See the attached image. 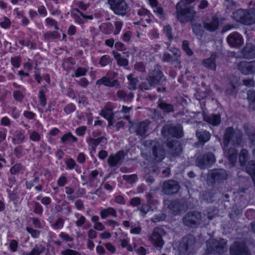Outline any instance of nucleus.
I'll use <instances>...</instances> for the list:
<instances>
[{
	"instance_id": "obj_1",
	"label": "nucleus",
	"mask_w": 255,
	"mask_h": 255,
	"mask_svg": "<svg viewBox=\"0 0 255 255\" xmlns=\"http://www.w3.org/2000/svg\"><path fill=\"white\" fill-rule=\"evenodd\" d=\"M141 149L143 157L153 162H161L165 157V150L158 141L155 140L143 139L141 140Z\"/></svg>"
},
{
	"instance_id": "obj_2",
	"label": "nucleus",
	"mask_w": 255,
	"mask_h": 255,
	"mask_svg": "<svg viewBox=\"0 0 255 255\" xmlns=\"http://www.w3.org/2000/svg\"><path fill=\"white\" fill-rule=\"evenodd\" d=\"M185 0H181L176 5L177 19L181 23L192 22L196 15V11L192 7H185Z\"/></svg>"
},
{
	"instance_id": "obj_3",
	"label": "nucleus",
	"mask_w": 255,
	"mask_h": 255,
	"mask_svg": "<svg viewBox=\"0 0 255 255\" xmlns=\"http://www.w3.org/2000/svg\"><path fill=\"white\" fill-rule=\"evenodd\" d=\"M232 17L236 21L245 25L252 24L255 23V9H237L232 13Z\"/></svg>"
},
{
	"instance_id": "obj_4",
	"label": "nucleus",
	"mask_w": 255,
	"mask_h": 255,
	"mask_svg": "<svg viewBox=\"0 0 255 255\" xmlns=\"http://www.w3.org/2000/svg\"><path fill=\"white\" fill-rule=\"evenodd\" d=\"M242 140V134L240 131H235L232 127L227 128L223 135V143L225 148L230 142L234 145H240Z\"/></svg>"
},
{
	"instance_id": "obj_5",
	"label": "nucleus",
	"mask_w": 255,
	"mask_h": 255,
	"mask_svg": "<svg viewBox=\"0 0 255 255\" xmlns=\"http://www.w3.org/2000/svg\"><path fill=\"white\" fill-rule=\"evenodd\" d=\"M207 252L210 254H223L227 251L226 241L224 239L217 240L215 239H210L206 242Z\"/></svg>"
},
{
	"instance_id": "obj_6",
	"label": "nucleus",
	"mask_w": 255,
	"mask_h": 255,
	"mask_svg": "<svg viewBox=\"0 0 255 255\" xmlns=\"http://www.w3.org/2000/svg\"><path fill=\"white\" fill-rule=\"evenodd\" d=\"M202 216L198 211H190L183 217L182 220L184 226L190 228H196L201 224Z\"/></svg>"
},
{
	"instance_id": "obj_7",
	"label": "nucleus",
	"mask_w": 255,
	"mask_h": 255,
	"mask_svg": "<svg viewBox=\"0 0 255 255\" xmlns=\"http://www.w3.org/2000/svg\"><path fill=\"white\" fill-rule=\"evenodd\" d=\"M195 238L191 235H189L182 239L179 247L180 255H189L194 251L196 244Z\"/></svg>"
},
{
	"instance_id": "obj_8",
	"label": "nucleus",
	"mask_w": 255,
	"mask_h": 255,
	"mask_svg": "<svg viewBox=\"0 0 255 255\" xmlns=\"http://www.w3.org/2000/svg\"><path fill=\"white\" fill-rule=\"evenodd\" d=\"M161 132L163 136L166 138L173 137L179 138L183 135L182 128L179 125L166 124L162 127Z\"/></svg>"
},
{
	"instance_id": "obj_9",
	"label": "nucleus",
	"mask_w": 255,
	"mask_h": 255,
	"mask_svg": "<svg viewBox=\"0 0 255 255\" xmlns=\"http://www.w3.org/2000/svg\"><path fill=\"white\" fill-rule=\"evenodd\" d=\"M216 161L214 154L211 152H208L203 154H200L196 157L195 164L201 169L210 167Z\"/></svg>"
},
{
	"instance_id": "obj_10",
	"label": "nucleus",
	"mask_w": 255,
	"mask_h": 255,
	"mask_svg": "<svg viewBox=\"0 0 255 255\" xmlns=\"http://www.w3.org/2000/svg\"><path fill=\"white\" fill-rule=\"evenodd\" d=\"M108 3L116 14L124 16L127 13L128 4L125 0H108Z\"/></svg>"
},
{
	"instance_id": "obj_11",
	"label": "nucleus",
	"mask_w": 255,
	"mask_h": 255,
	"mask_svg": "<svg viewBox=\"0 0 255 255\" xmlns=\"http://www.w3.org/2000/svg\"><path fill=\"white\" fill-rule=\"evenodd\" d=\"M163 230L160 228L154 229L152 234L149 236V240L156 248L161 249L164 245L161 234Z\"/></svg>"
},
{
	"instance_id": "obj_12",
	"label": "nucleus",
	"mask_w": 255,
	"mask_h": 255,
	"mask_svg": "<svg viewBox=\"0 0 255 255\" xmlns=\"http://www.w3.org/2000/svg\"><path fill=\"white\" fill-rule=\"evenodd\" d=\"M214 183H222L228 178L226 171L222 168H217L211 170L208 174Z\"/></svg>"
},
{
	"instance_id": "obj_13",
	"label": "nucleus",
	"mask_w": 255,
	"mask_h": 255,
	"mask_svg": "<svg viewBox=\"0 0 255 255\" xmlns=\"http://www.w3.org/2000/svg\"><path fill=\"white\" fill-rule=\"evenodd\" d=\"M168 148V154L172 157L179 156L182 152V148L180 142L177 140L167 141L166 142Z\"/></svg>"
},
{
	"instance_id": "obj_14",
	"label": "nucleus",
	"mask_w": 255,
	"mask_h": 255,
	"mask_svg": "<svg viewBox=\"0 0 255 255\" xmlns=\"http://www.w3.org/2000/svg\"><path fill=\"white\" fill-rule=\"evenodd\" d=\"M231 255H251L244 243L235 242L230 249Z\"/></svg>"
},
{
	"instance_id": "obj_15",
	"label": "nucleus",
	"mask_w": 255,
	"mask_h": 255,
	"mask_svg": "<svg viewBox=\"0 0 255 255\" xmlns=\"http://www.w3.org/2000/svg\"><path fill=\"white\" fill-rule=\"evenodd\" d=\"M149 122L147 121L140 123L132 124L129 129L133 128L138 136L142 137L146 136L147 135V131L149 129Z\"/></svg>"
},
{
	"instance_id": "obj_16",
	"label": "nucleus",
	"mask_w": 255,
	"mask_h": 255,
	"mask_svg": "<svg viewBox=\"0 0 255 255\" xmlns=\"http://www.w3.org/2000/svg\"><path fill=\"white\" fill-rule=\"evenodd\" d=\"M180 189L179 183L174 180H167L163 185L162 191L167 195L176 193Z\"/></svg>"
},
{
	"instance_id": "obj_17",
	"label": "nucleus",
	"mask_w": 255,
	"mask_h": 255,
	"mask_svg": "<svg viewBox=\"0 0 255 255\" xmlns=\"http://www.w3.org/2000/svg\"><path fill=\"white\" fill-rule=\"evenodd\" d=\"M227 41L230 46L234 48L240 47L244 43V39L242 36L237 32H233L229 34L227 38Z\"/></svg>"
},
{
	"instance_id": "obj_18",
	"label": "nucleus",
	"mask_w": 255,
	"mask_h": 255,
	"mask_svg": "<svg viewBox=\"0 0 255 255\" xmlns=\"http://www.w3.org/2000/svg\"><path fill=\"white\" fill-rule=\"evenodd\" d=\"M242 57L244 59L255 58V46L251 43H247L241 51Z\"/></svg>"
},
{
	"instance_id": "obj_19",
	"label": "nucleus",
	"mask_w": 255,
	"mask_h": 255,
	"mask_svg": "<svg viewBox=\"0 0 255 255\" xmlns=\"http://www.w3.org/2000/svg\"><path fill=\"white\" fill-rule=\"evenodd\" d=\"M168 207L175 214L186 209L184 201L181 200L170 201Z\"/></svg>"
},
{
	"instance_id": "obj_20",
	"label": "nucleus",
	"mask_w": 255,
	"mask_h": 255,
	"mask_svg": "<svg viewBox=\"0 0 255 255\" xmlns=\"http://www.w3.org/2000/svg\"><path fill=\"white\" fill-rule=\"evenodd\" d=\"M124 157V152L120 151L116 154L110 155L108 159V163L111 167H115L121 164V161Z\"/></svg>"
},
{
	"instance_id": "obj_21",
	"label": "nucleus",
	"mask_w": 255,
	"mask_h": 255,
	"mask_svg": "<svg viewBox=\"0 0 255 255\" xmlns=\"http://www.w3.org/2000/svg\"><path fill=\"white\" fill-rule=\"evenodd\" d=\"M203 120L204 121L207 122L213 126H218L221 121L220 115L214 114L210 115H204Z\"/></svg>"
},
{
	"instance_id": "obj_22",
	"label": "nucleus",
	"mask_w": 255,
	"mask_h": 255,
	"mask_svg": "<svg viewBox=\"0 0 255 255\" xmlns=\"http://www.w3.org/2000/svg\"><path fill=\"white\" fill-rule=\"evenodd\" d=\"M205 29L210 32L215 31L219 26V20L217 17H213L212 19L203 22Z\"/></svg>"
},
{
	"instance_id": "obj_23",
	"label": "nucleus",
	"mask_w": 255,
	"mask_h": 255,
	"mask_svg": "<svg viewBox=\"0 0 255 255\" xmlns=\"http://www.w3.org/2000/svg\"><path fill=\"white\" fill-rule=\"evenodd\" d=\"M244 128L251 143L255 145V129L247 124L244 125Z\"/></svg>"
},
{
	"instance_id": "obj_24",
	"label": "nucleus",
	"mask_w": 255,
	"mask_h": 255,
	"mask_svg": "<svg viewBox=\"0 0 255 255\" xmlns=\"http://www.w3.org/2000/svg\"><path fill=\"white\" fill-rule=\"evenodd\" d=\"M216 58V55L212 54L210 58L204 60L202 63L205 67L211 70H215L216 67L215 62Z\"/></svg>"
},
{
	"instance_id": "obj_25",
	"label": "nucleus",
	"mask_w": 255,
	"mask_h": 255,
	"mask_svg": "<svg viewBox=\"0 0 255 255\" xmlns=\"http://www.w3.org/2000/svg\"><path fill=\"white\" fill-rule=\"evenodd\" d=\"M196 135L199 141L203 143L208 141L211 137L209 132L205 130H197Z\"/></svg>"
},
{
	"instance_id": "obj_26",
	"label": "nucleus",
	"mask_w": 255,
	"mask_h": 255,
	"mask_svg": "<svg viewBox=\"0 0 255 255\" xmlns=\"http://www.w3.org/2000/svg\"><path fill=\"white\" fill-rule=\"evenodd\" d=\"M25 139V135L21 131H15L12 138V141L13 144H19L23 143Z\"/></svg>"
},
{
	"instance_id": "obj_27",
	"label": "nucleus",
	"mask_w": 255,
	"mask_h": 255,
	"mask_svg": "<svg viewBox=\"0 0 255 255\" xmlns=\"http://www.w3.org/2000/svg\"><path fill=\"white\" fill-rule=\"evenodd\" d=\"M101 217L102 219H106L110 216L114 217L117 216V213L116 210L112 207H109L102 210L100 212Z\"/></svg>"
},
{
	"instance_id": "obj_28",
	"label": "nucleus",
	"mask_w": 255,
	"mask_h": 255,
	"mask_svg": "<svg viewBox=\"0 0 255 255\" xmlns=\"http://www.w3.org/2000/svg\"><path fill=\"white\" fill-rule=\"evenodd\" d=\"M248 64H249V61H243L239 63L237 65L238 69L243 74L249 75L251 74L250 65Z\"/></svg>"
},
{
	"instance_id": "obj_29",
	"label": "nucleus",
	"mask_w": 255,
	"mask_h": 255,
	"mask_svg": "<svg viewBox=\"0 0 255 255\" xmlns=\"http://www.w3.org/2000/svg\"><path fill=\"white\" fill-rule=\"evenodd\" d=\"M234 82H235L232 81L229 82L226 89V93L227 94L231 95L237 92V87L238 86V84L236 81H234Z\"/></svg>"
},
{
	"instance_id": "obj_30",
	"label": "nucleus",
	"mask_w": 255,
	"mask_h": 255,
	"mask_svg": "<svg viewBox=\"0 0 255 255\" xmlns=\"http://www.w3.org/2000/svg\"><path fill=\"white\" fill-rule=\"evenodd\" d=\"M158 106L160 109L164 112L169 113L174 111L173 106L172 105L165 103L161 100H159Z\"/></svg>"
},
{
	"instance_id": "obj_31",
	"label": "nucleus",
	"mask_w": 255,
	"mask_h": 255,
	"mask_svg": "<svg viewBox=\"0 0 255 255\" xmlns=\"http://www.w3.org/2000/svg\"><path fill=\"white\" fill-rule=\"evenodd\" d=\"M246 170L248 173L251 175L255 186V162L250 161L247 166Z\"/></svg>"
},
{
	"instance_id": "obj_32",
	"label": "nucleus",
	"mask_w": 255,
	"mask_h": 255,
	"mask_svg": "<svg viewBox=\"0 0 255 255\" xmlns=\"http://www.w3.org/2000/svg\"><path fill=\"white\" fill-rule=\"evenodd\" d=\"M117 96L120 99L124 100L125 102L131 101L133 97V95L132 93H130L128 94H127L123 91H118L117 93Z\"/></svg>"
},
{
	"instance_id": "obj_33",
	"label": "nucleus",
	"mask_w": 255,
	"mask_h": 255,
	"mask_svg": "<svg viewBox=\"0 0 255 255\" xmlns=\"http://www.w3.org/2000/svg\"><path fill=\"white\" fill-rule=\"evenodd\" d=\"M249 152L246 149H243L239 155V162L241 166L245 165L248 159Z\"/></svg>"
},
{
	"instance_id": "obj_34",
	"label": "nucleus",
	"mask_w": 255,
	"mask_h": 255,
	"mask_svg": "<svg viewBox=\"0 0 255 255\" xmlns=\"http://www.w3.org/2000/svg\"><path fill=\"white\" fill-rule=\"evenodd\" d=\"M247 99L249 101L250 106L255 110V91L249 90L247 92Z\"/></svg>"
},
{
	"instance_id": "obj_35",
	"label": "nucleus",
	"mask_w": 255,
	"mask_h": 255,
	"mask_svg": "<svg viewBox=\"0 0 255 255\" xmlns=\"http://www.w3.org/2000/svg\"><path fill=\"white\" fill-rule=\"evenodd\" d=\"M97 85H104L106 86L116 88L119 87V83L118 81H97Z\"/></svg>"
},
{
	"instance_id": "obj_36",
	"label": "nucleus",
	"mask_w": 255,
	"mask_h": 255,
	"mask_svg": "<svg viewBox=\"0 0 255 255\" xmlns=\"http://www.w3.org/2000/svg\"><path fill=\"white\" fill-rule=\"evenodd\" d=\"M44 250L45 248L42 245H36L33 250L26 255H40Z\"/></svg>"
},
{
	"instance_id": "obj_37",
	"label": "nucleus",
	"mask_w": 255,
	"mask_h": 255,
	"mask_svg": "<svg viewBox=\"0 0 255 255\" xmlns=\"http://www.w3.org/2000/svg\"><path fill=\"white\" fill-rule=\"evenodd\" d=\"M61 141L64 143L70 142H76L77 141V138L73 135L71 133H68L65 134L61 137Z\"/></svg>"
},
{
	"instance_id": "obj_38",
	"label": "nucleus",
	"mask_w": 255,
	"mask_h": 255,
	"mask_svg": "<svg viewBox=\"0 0 255 255\" xmlns=\"http://www.w3.org/2000/svg\"><path fill=\"white\" fill-rule=\"evenodd\" d=\"M193 32L197 35H201L203 32L202 26L200 23L191 22Z\"/></svg>"
},
{
	"instance_id": "obj_39",
	"label": "nucleus",
	"mask_w": 255,
	"mask_h": 255,
	"mask_svg": "<svg viewBox=\"0 0 255 255\" xmlns=\"http://www.w3.org/2000/svg\"><path fill=\"white\" fill-rule=\"evenodd\" d=\"M100 115L106 119H110L114 117V113L112 110L107 108L103 109L100 113Z\"/></svg>"
},
{
	"instance_id": "obj_40",
	"label": "nucleus",
	"mask_w": 255,
	"mask_h": 255,
	"mask_svg": "<svg viewBox=\"0 0 255 255\" xmlns=\"http://www.w3.org/2000/svg\"><path fill=\"white\" fill-rule=\"evenodd\" d=\"M163 75L158 69H155L151 73V80H161Z\"/></svg>"
},
{
	"instance_id": "obj_41",
	"label": "nucleus",
	"mask_w": 255,
	"mask_h": 255,
	"mask_svg": "<svg viewBox=\"0 0 255 255\" xmlns=\"http://www.w3.org/2000/svg\"><path fill=\"white\" fill-rule=\"evenodd\" d=\"M106 139L104 136H101L97 138H89L87 139V141L91 144L93 147H95L96 146L99 145L103 140V139Z\"/></svg>"
},
{
	"instance_id": "obj_42",
	"label": "nucleus",
	"mask_w": 255,
	"mask_h": 255,
	"mask_svg": "<svg viewBox=\"0 0 255 255\" xmlns=\"http://www.w3.org/2000/svg\"><path fill=\"white\" fill-rule=\"evenodd\" d=\"M150 207L148 204H142L137 209L140 211L141 215L144 217L147 212L149 211Z\"/></svg>"
},
{
	"instance_id": "obj_43",
	"label": "nucleus",
	"mask_w": 255,
	"mask_h": 255,
	"mask_svg": "<svg viewBox=\"0 0 255 255\" xmlns=\"http://www.w3.org/2000/svg\"><path fill=\"white\" fill-rule=\"evenodd\" d=\"M74 64V63L73 61V59L70 57L64 60L63 66L65 69L69 70L72 68Z\"/></svg>"
},
{
	"instance_id": "obj_44",
	"label": "nucleus",
	"mask_w": 255,
	"mask_h": 255,
	"mask_svg": "<svg viewBox=\"0 0 255 255\" xmlns=\"http://www.w3.org/2000/svg\"><path fill=\"white\" fill-rule=\"evenodd\" d=\"M176 56H174L169 53H165L162 57V60L164 62H172L176 58H177Z\"/></svg>"
},
{
	"instance_id": "obj_45",
	"label": "nucleus",
	"mask_w": 255,
	"mask_h": 255,
	"mask_svg": "<svg viewBox=\"0 0 255 255\" xmlns=\"http://www.w3.org/2000/svg\"><path fill=\"white\" fill-rule=\"evenodd\" d=\"M182 48L188 56H191L193 54V51L189 47L188 42L184 40L182 42Z\"/></svg>"
},
{
	"instance_id": "obj_46",
	"label": "nucleus",
	"mask_w": 255,
	"mask_h": 255,
	"mask_svg": "<svg viewBox=\"0 0 255 255\" xmlns=\"http://www.w3.org/2000/svg\"><path fill=\"white\" fill-rule=\"evenodd\" d=\"M29 138L33 141H39L41 139V136L38 132L33 130L30 133Z\"/></svg>"
},
{
	"instance_id": "obj_47",
	"label": "nucleus",
	"mask_w": 255,
	"mask_h": 255,
	"mask_svg": "<svg viewBox=\"0 0 255 255\" xmlns=\"http://www.w3.org/2000/svg\"><path fill=\"white\" fill-rule=\"evenodd\" d=\"M163 31L166 35L167 36L168 39L170 41L172 40L173 39V36L172 34V28L171 26L169 25H166L164 27Z\"/></svg>"
},
{
	"instance_id": "obj_48",
	"label": "nucleus",
	"mask_w": 255,
	"mask_h": 255,
	"mask_svg": "<svg viewBox=\"0 0 255 255\" xmlns=\"http://www.w3.org/2000/svg\"><path fill=\"white\" fill-rule=\"evenodd\" d=\"M123 179L128 182L132 183L135 182L137 179V176L136 174L125 175L123 176Z\"/></svg>"
},
{
	"instance_id": "obj_49",
	"label": "nucleus",
	"mask_w": 255,
	"mask_h": 255,
	"mask_svg": "<svg viewBox=\"0 0 255 255\" xmlns=\"http://www.w3.org/2000/svg\"><path fill=\"white\" fill-rule=\"evenodd\" d=\"M39 98L41 105L43 107H45L47 103L46 99L45 96V92L42 90L39 92Z\"/></svg>"
},
{
	"instance_id": "obj_50",
	"label": "nucleus",
	"mask_w": 255,
	"mask_h": 255,
	"mask_svg": "<svg viewBox=\"0 0 255 255\" xmlns=\"http://www.w3.org/2000/svg\"><path fill=\"white\" fill-rule=\"evenodd\" d=\"M87 72V69L83 67H78L75 72V75L76 77H79L84 76Z\"/></svg>"
},
{
	"instance_id": "obj_51",
	"label": "nucleus",
	"mask_w": 255,
	"mask_h": 255,
	"mask_svg": "<svg viewBox=\"0 0 255 255\" xmlns=\"http://www.w3.org/2000/svg\"><path fill=\"white\" fill-rule=\"evenodd\" d=\"M62 255H81L80 253L71 249H66L61 251Z\"/></svg>"
},
{
	"instance_id": "obj_52",
	"label": "nucleus",
	"mask_w": 255,
	"mask_h": 255,
	"mask_svg": "<svg viewBox=\"0 0 255 255\" xmlns=\"http://www.w3.org/2000/svg\"><path fill=\"white\" fill-rule=\"evenodd\" d=\"M64 225V220L61 218H58L55 223L52 225V227L55 229H58L63 227Z\"/></svg>"
},
{
	"instance_id": "obj_53",
	"label": "nucleus",
	"mask_w": 255,
	"mask_h": 255,
	"mask_svg": "<svg viewBox=\"0 0 255 255\" xmlns=\"http://www.w3.org/2000/svg\"><path fill=\"white\" fill-rule=\"evenodd\" d=\"M66 165L67 167V168L69 169H72L74 168L75 166H76V162L72 158H69L66 161Z\"/></svg>"
},
{
	"instance_id": "obj_54",
	"label": "nucleus",
	"mask_w": 255,
	"mask_h": 255,
	"mask_svg": "<svg viewBox=\"0 0 255 255\" xmlns=\"http://www.w3.org/2000/svg\"><path fill=\"white\" fill-rule=\"evenodd\" d=\"M110 62V56L107 55L103 56L100 60V64L102 66H106Z\"/></svg>"
},
{
	"instance_id": "obj_55",
	"label": "nucleus",
	"mask_w": 255,
	"mask_h": 255,
	"mask_svg": "<svg viewBox=\"0 0 255 255\" xmlns=\"http://www.w3.org/2000/svg\"><path fill=\"white\" fill-rule=\"evenodd\" d=\"M76 110L75 106L72 104H69L65 106L64 109V112L67 114H69L72 112H73Z\"/></svg>"
},
{
	"instance_id": "obj_56",
	"label": "nucleus",
	"mask_w": 255,
	"mask_h": 255,
	"mask_svg": "<svg viewBox=\"0 0 255 255\" xmlns=\"http://www.w3.org/2000/svg\"><path fill=\"white\" fill-rule=\"evenodd\" d=\"M141 203V199L139 197H134L130 199L129 204L131 206L136 207L139 206Z\"/></svg>"
},
{
	"instance_id": "obj_57",
	"label": "nucleus",
	"mask_w": 255,
	"mask_h": 255,
	"mask_svg": "<svg viewBox=\"0 0 255 255\" xmlns=\"http://www.w3.org/2000/svg\"><path fill=\"white\" fill-rule=\"evenodd\" d=\"M26 231L29 233L33 238H37L40 234L39 231L33 229L32 228L29 227L26 228Z\"/></svg>"
},
{
	"instance_id": "obj_58",
	"label": "nucleus",
	"mask_w": 255,
	"mask_h": 255,
	"mask_svg": "<svg viewBox=\"0 0 255 255\" xmlns=\"http://www.w3.org/2000/svg\"><path fill=\"white\" fill-rule=\"evenodd\" d=\"M21 169V166L20 164H16L10 168V172L12 174H16L18 173Z\"/></svg>"
},
{
	"instance_id": "obj_59",
	"label": "nucleus",
	"mask_w": 255,
	"mask_h": 255,
	"mask_svg": "<svg viewBox=\"0 0 255 255\" xmlns=\"http://www.w3.org/2000/svg\"><path fill=\"white\" fill-rule=\"evenodd\" d=\"M13 97L16 101H21L24 98L22 93L19 91H15L13 93Z\"/></svg>"
},
{
	"instance_id": "obj_60",
	"label": "nucleus",
	"mask_w": 255,
	"mask_h": 255,
	"mask_svg": "<svg viewBox=\"0 0 255 255\" xmlns=\"http://www.w3.org/2000/svg\"><path fill=\"white\" fill-rule=\"evenodd\" d=\"M98 174L99 172L98 170H96L92 171L89 175V182L90 183H92L93 181L96 179V177L98 176Z\"/></svg>"
},
{
	"instance_id": "obj_61",
	"label": "nucleus",
	"mask_w": 255,
	"mask_h": 255,
	"mask_svg": "<svg viewBox=\"0 0 255 255\" xmlns=\"http://www.w3.org/2000/svg\"><path fill=\"white\" fill-rule=\"evenodd\" d=\"M21 59L19 57H14L11 58V62L12 65L16 68H18L20 66Z\"/></svg>"
},
{
	"instance_id": "obj_62",
	"label": "nucleus",
	"mask_w": 255,
	"mask_h": 255,
	"mask_svg": "<svg viewBox=\"0 0 255 255\" xmlns=\"http://www.w3.org/2000/svg\"><path fill=\"white\" fill-rule=\"evenodd\" d=\"M46 38L56 39L58 37V33L56 31L48 32L44 34Z\"/></svg>"
},
{
	"instance_id": "obj_63",
	"label": "nucleus",
	"mask_w": 255,
	"mask_h": 255,
	"mask_svg": "<svg viewBox=\"0 0 255 255\" xmlns=\"http://www.w3.org/2000/svg\"><path fill=\"white\" fill-rule=\"evenodd\" d=\"M134 69L140 72H144L145 71V66L144 64L141 62H137L134 65Z\"/></svg>"
},
{
	"instance_id": "obj_64",
	"label": "nucleus",
	"mask_w": 255,
	"mask_h": 255,
	"mask_svg": "<svg viewBox=\"0 0 255 255\" xmlns=\"http://www.w3.org/2000/svg\"><path fill=\"white\" fill-rule=\"evenodd\" d=\"M18 247V243L16 240H12L11 241L9 244V248L11 251L13 252H15L17 251Z\"/></svg>"
}]
</instances>
